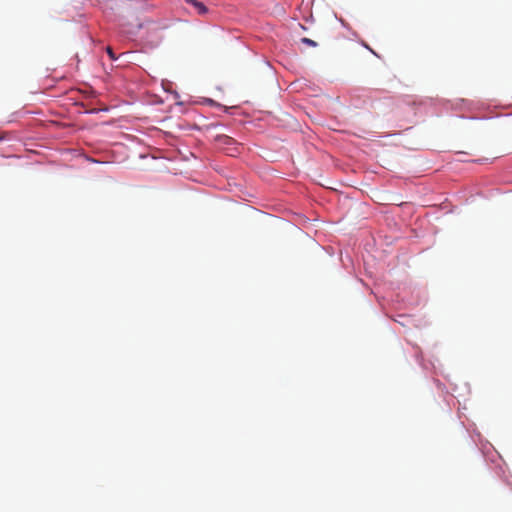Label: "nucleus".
Returning <instances> with one entry per match:
<instances>
[{
  "instance_id": "nucleus-1",
  "label": "nucleus",
  "mask_w": 512,
  "mask_h": 512,
  "mask_svg": "<svg viewBox=\"0 0 512 512\" xmlns=\"http://www.w3.org/2000/svg\"><path fill=\"white\" fill-rule=\"evenodd\" d=\"M187 2L195 8L196 12L199 15H203L207 12V8L202 2H199L197 0H187Z\"/></svg>"
},
{
  "instance_id": "nucleus-2",
  "label": "nucleus",
  "mask_w": 512,
  "mask_h": 512,
  "mask_svg": "<svg viewBox=\"0 0 512 512\" xmlns=\"http://www.w3.org/2000/svg\"><path fill=\"white\" fill-rule=\"evenodd\" d=\"M301 42L304 43V44H307L309 46H312V47H316L317 46V43L315 41L311 40L310 38L304 37V38L301 39Z\"/></svg>"
},
{
  "instance_id": "nucleus-3",
  "label": "nucleus",
  "mask_w": 512,
  "mask_h": 512,
  "mask_svg": "<svg viewBox=\"0 0 512 512\" xmlns=\"http://www.w3.org/2000/svg\"><path fill=\"white\" fill-rule=\"evenodd\" d=\"M107 54L110 56L111 59H115V54L111 47L106 48Z\"/></svg>"
}]
</instances>
